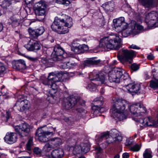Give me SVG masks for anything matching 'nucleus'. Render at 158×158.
I'll return each mask as SVG.
<instances>
[{"instance_id":"f8f14e48","label":"nucleus","mask_w":158,"mask_h":158,"mask_svg":"<svg viewBox=\"0 0 158 158\" xmlns=\"http://www.w3.org/2000/svg\"><path fill=\"white\" fill-rule=\"evenodd\" d=\"M79 100L77 96H73L65 99L63 104L66 109H69L73 107Z\"/></svg>"},{"instance_id":"6e6552de","label":"nucleus","mask_w":158,"mask_h":158,"mask_svg":"<svg viewBox=\"0 0 158 158\" xmlns=\"http://www.w3.org/2000/svg\"><path fill=\"white\" fill-rule=\"evenodd\" d=\"M64 55L63 49L58 45L54 48V51L51 55V59L54 61L62 60L65 58Z\"/></svg>"},{"instance_id":"603ef678","label":"nucleus","mask_w":158,"mask_h":158,"mask_svg":"<svg viewBox=\"0 0 158 158\" xmlns=\"http://www.w3.org/2000/svg\"><path fill=\"white\" fill-rule=\"evenodd\" d=\"M67 64L68 69L73 67L77 65L76 64L75 62H67Z\"/></svg>"},{"instance_id":"bf43d9fd","label":"nucleus","mask_w":158,"mask_h":158,"mask_svg":"<svg viewBox=\"0 0 158 158\" xmlns=\"http://www.w3.org/2000/svg\"><path fill=\"white\" fill-rule=\"evenodd\" d=\"M129 48H132L133 49H139V48L137 47L135 45L132 44L129 47Z\"/></svg>"},{"instance_id":"e2e57ef3","label":"nucleus","mask_w":158,"mask_h":158,"mask_svg":"<svg viewBox=\"0 0 158 158\" xmlns=\"http://www.w3.org/2000/svg\"><path fill=\"white\" fill-rule=\"evenodd\" d=\"M129 157V154L127 153H125L123 154V158H128Z\"/></svg>"},{"instance_id":"cd10ccee","label":"nucleus","mask_w":158,"mask_h":158,"mask_svg":"<svg viewBox=\"0 0 158 158\" xmlns=\"http://www.w3.org/2000/svg\"><path fill=\"white\" fill-rule=\"evenodd\" d=\"M111 40H113L112 44L113 45L114 49L118 50V35L116 34L113 36Z\"/></svg>"},{"instance_id":"de8ad7c7","label":"nucleus","mask_w":158,"mask_h":158,"mask_svg":"<svg viewBox=\"0 0 158 158\" xmlns=\"http://www.w3.org/2000/svg\"><path fill=\"white\" fill-rule=\"evenodd\" d=\"M86 88L90 91H92L96 90V87L93 83H91L88 84V86L86 87Z\"/></svg>"},{"instance_id":"69168bd1","label":"nucleus","mask_w":158,"mask_h":158,"mask_svg":"<svg viewBox=\"0 0 158 158\" xmlns=\"http://www.w3.org/2000/svg\"><path fill=\"white\" fill-rule=\"evenodd\" d=\"M154 56L152 55H149L147 56V58L150 60H152L153 59Z\"/></svg>"},{"instance_id":"6e6d98bb","label":"nucleus","mask_w":158,"mask_h":158,"mask_svg":"<svg viewBox=\"0 0 158 158\" xmlns=\"http://www.w3.org/2000/svg\"><path fill=\"white\" fill-rule=\"evenodd\" d=\"M76 111L78 113H82L84 112V113L85 112V110L82 109L81 107H78L76 109Z\"/></svg>"},{"instance_id":"bb28decb","label":"nucleus","mask_w":158,"mask_h":158,"mask_svg":"<svg viewBox=\"0 0 158 158\" xmlns=\"http://www.w3.org/2000/svg\"><path fill=\"white\" fill-rule=\"evenodd\" d=\"M99 98V101L95 103V104H98V105H95L93 107V109L95 110L94 111V114H96L98 112H101V109H102L101 107L103 104V98L102 96H100Z\"/></svg>"},{"instance_id":"aec40b11","label":"nucleus","mask_w":158,"mask_h":158,"mask_svg":"<svg viewBox=\"0 0 158 158\" xmlns=\"http://www.w3.org/2000/svg\"><path fill=\"white\" fill-rule=\"evenodd\" d=\"M13 67L16 70H19L26 68V64L24 61L19 60L15 61L13 63Z\"/></svg>"},{"instance_id":"052dcab7","label":"nucleus","mask_w":158,"mask_h":158,"mask_svg":"<svg viewBox=\"0 0 158 158\" xmlns=\"http://www.w3.org/2000/svg\"><path fill=\"white\" fill-rule=\"evenodd\" d=\"M28 59H29V60L33 61L37 60V58H34L31 56H28Z\"/></svg>"},{"instance_id":"3c124183","label":"nucleus","mask_w":158,"mask_h":158,"mask_svg":"<svg viewBox=\"0 0 158 158\" xmlns=\"http://www.w3.org/2000/svg\"><path fill=\"white\" fill-rule=\"evenodd\" d=\"M131 69L134 71H137L139 68V65L136 63H133L131 66Z\"/></svg>"},{"instance_id":"2eb2a0df","label":"nucleus","mask_w":158,"mask_h":158,"mask_svg":"<svg viewBox=\"0 0 158 158\" xmlns=\"http://www.w3.org/2000/svg\"><path fill=\"white\" fill-rule=\"evenodd\" d=\"M25 47L29 51H35L39 50L40 48V44L36 41L31 40L28 43L26 44Z\"/></svg>"},{"instance_id":"58836bf2","label":"nucleus","mask_w":158,"mask_h":158,"mask_svg":"<svg viewBox=\"0 0 158 158\" xmlns=\"http://www.w3.org/2000/svg\"><path fill=\"white\" fill-rule=\"evenodd\" d=\"M52 144H54L56 146L60 145L61 143V140L59 138H53L51 139Z\"/></svg>"},{"instance_id":"8fccbe9b","label":"nucleus","mask_w":158,"mask_h":158,"mask_svg":"<svg viewBox=\"0 0 158 158\" xmlns=\"http://www.w3.org/2000/svg\"><path fill=\"white\" fill-rule=\"evenodd\" d=\"M44 150L46 152H49L52 148V147L49 143H47L45 144L44 147Z\"/></svg>"},{"instance_id":"ea45409f","label":"nucleus","mask_w":158,"mask_h":158,"mask_svg":"<svg viewBox=\"0 0 158 158\" xmlns=\"http://www.w3.org/2000/svg\"><path fill=\"white\" fill-rule=\"evenodd\" d=\"M109 80L111 82H116L117 79L118 78L117 76L114 74H113L111 75L110 72L109 73Z\"/></svg>"},{"instance_id":"a18cd8bd","label":"nucleus","mask_w":158,"mask_h":158,"mask_svg":"<svg viewBox=\"0 0 158 158\" xmlns=\"http://www.w3.org/2000/svg\"><path fill=\"white\" fill-rule=\"evenodd\" d=\"M6 70V68L4 64L0 62V76L3 74Z\"/></svg>"},{"instance_id":"f03ea898","label":"nucleus","mask_w":158,"mask_h":158,"mask_svg":"<svg viewBox=\"0 0 158 158\" xmlns=\"http://www.w3.org/2000/svg\"><path fill=\"white\" fill-rule=\"evenodd\" d=\"M47 5L43 1L36 3L34 6V10L36 18L40 21H43L46 15Z\"/></svg>"},{"instance_id":"20e7f679","label":"nucleus","mask_w":158,"mask_h":158,"mask_svg":"<svg viewBox=\"0 0 158 158\" xmlns=\"http://www.w3.org/2000/svg\"><path fill=\"white\" fill-rule=\"evenodd\" d=\"M55 129L56 128H53L54 131H47V128L46 127H41L38 129L35 133V135L38 137V139L40 141L45 142L48 140L47 136L51 134H53Z\"/></svg>"},{"instance_id":"9d476101","label":"nucleus","mask_w":158,"mask_h":158,"mask_svg":"<svg viewBox=\"0 0 158 158\" xmlns=\"http://www.w3.org/2000/svg\"><path fill=\"white\" fill-rule=\"evenodd\" d=\"M51 27L53 31L60 34H64L69 31L68 28L65 26H61L60 25V22L58 20H55Z\"/></svg>"},{"instance_id":"1a4fd4ad","label":"nucleus","mask_w":158,"mask_h":158,"mask_svg":"<svg viewBox=\"0 0 158 158\" xmlns=\"http://www.w3.org/2000/svg\"><path fill=\"white\" fill-rule=\"evenodd\" d=\"M128 106L126 100H119V121L123 120L127 118L128 113L125 110V107Z\"/></svg>"},{"instance_id":"a211bd4d","label":"nucleus","mask_w":158,"mask_h":158,"mask_svg":"<svg viewBox=\"0 0 158 158\" xmlns=\"http://www.w3.org/2000/svg\"><path fill=\"white\" fill-rule=\"evenodd\" d=\"M17 134L14 132L8 133L4 138L5 142L8 144H12L16 141Z\"/></svg>"},{"instance_id":"393cba45","label":"nucleus","mask_w":158,"mask_h":158,"mask_svg":"<svg viewBox=\"0 0 158 158\" xmlns=\"http://www.w3.org/2000/svg\"><path fill=\"white\" fill-rule=\"evenodd\" d=\"M100 62V60H95L94 58H92L85 60L83 64L85 66H89L91 65L97 64Z\"/></svg>"},{"instance_id":"c85d7f7f","label":"nucleus","mask_w":158,"mask_h":158,"mask_svg":"<svg viewBox=\"0 0 158 158\" xmlns=\"http://www.w3.org/2000/svg\"><path fill=\"white\" fill-rule=\"evenodd\" d=\"M105 79V77L104 74L102 73H98L96 74L95 77L91 79V80L99 81H101L102 83H103Z\"/></svg>"},{"instance_id":"c03bdc74","label":"nucleus","mask_w":158,"mask_h":158,"mask_svg":"<svg viewBox=\"0 0 158 158\" xmlns=\"http://www.w3.org/2000/svg\"><path fill=\"white\" fill-rule=\"evenodd\" d=\"M112 139H112H106V140L105 142H104L102 143L101 144L102 147L103 148H105L108 146L109 144L113 142L114 141H113Z\"/></svg>"},{"instance_id":"39448f33","label":"nucleus","mask_w":158,"mask_h":158,"mask_svg":"<svg viewBox=\"0 0 158 158\" xmlns=\"http://www.w3.org/2000/svg\"><path fill=\"white\" fill-rule=\"evenodd\" d=\"M129 110L131 114L135 117L142 115L146 112V108L140 103H136L131 105L129 107Z\"/></svg>"},{"instance_id":"473e14b6","label":"nucleus","mask_w":158,"mask_h":158,"mask_svg":"<svg viewBox=\"0 0 158 158\" xmlns=\"http://www.w3.org/2000/svg\"><path fill=\"white\" fill-rule=\"evenodd\" d=\"M102 6L107 11H111L113 10L114 8V4L110 2H109L103 4Z\"/></svg>"},{"instance_id":"b1692460","label":"nucleus","mask_w":158,"mask_h":158,"mask_svg":"<svg viewBox=\"0 0 158 158\" xmlns=\"http://www.w3.org/2000/svg\"><path fill=\"white\" fill-rule=\"evenodd\" d=\"M65 18L64 19H60L59 20V21H60V22L64 23V26L65 27L68 28H70L72 27L73 24L72 19L68 15H65Z\"/></svg>"},{"instance_id":"412c9836","label":"nucleus","mask_w":158,"mask_h":158,"mask_svg":"<svg viewBox=\"0 0 158 158\" xmlns=\"http://www.w3.org/2000/svg\"><path fill=\"white\" fill-rule=\"evenodd\" d=\"M88 49V47L85 44L80 45L78 47L73 46L71 47V50L75 53L78 54L84 53Z\"/></svg>"},{"instance_id":"680f3d73","label":"nucleus","mask_w":158,"mask_h":158,"mask_svg":"<svg viewBox=\"0 0 158 158\" xmlns=\"http://www.w3.org/2000/svg\"><path fill=\"white\" fill-rule=\"evenodd\" d=\"M136 27L137 29L141 30L143 29V27L140 25L137 24L136 26Z\"/></svg>"},{"instance_id":"423d86ee","label":"nucleus","mask_w":158,"mask_h":158,"mask_svg":"<svg viewBox=\"0 0 158 158\" xmlns=\"http://www.w3.org/2000/svg\"><path fill=\"white\" fill-rule=\"evenodd\" d=\"M30 126L27 123H23L14 127L15 131L21 137L27 136L30 131Z\"/></svg>"},{"instance_id":"f257e3e1","label":"nucleus","mask_w":158,"mask_h":158,"mask_svg":"<svg viewBox=\"0 0 158 158\" xmlns=\"http://www.w3.org/2000/svg\"><path fill=\"white\" fill-rule=\"evenodd\" d=\"M63 74L61 72L56 73H50L47 79H42V83L45 85H48L52 89L50 91L51 94H55L57 91L56 83L63 81Z\"/></svg>"},{"instance_id":"9b49d317","label":"nucleus","mask_w":158,"mask_h":158,"mask_svg":"<svg viewBox=\"0 0 158 158\" xmlns=\"http://www.w3.org/2000/svg\"><path fill=\"white\" fill-rule=\"evenodd\" d=\"M119 84L125 88L131 82V79L127 73L121 69L119 68Z\"/></svg>"},{"instance_id":"ddd939ff","label":"nucleus","mask_w":158,"mask_h":158,"mask_svg":"<svg viewBox=\"0 0 158 158\" xmlns=\"http://www.w3.org/2000/svg\"><path fill=\"white\" fill-rule=\"evenodd\" d=\"M29 102L26 99L19 100L17 102L14 108L19 111L23 112L27 110L29 108Z\"/></svg>"},{"instance_id":"0eeeda50","label":"nucleus","mask_w":158,"mask_h":158,"mask_svg":"<svg viewBox=\"0 0 158 158\" xmlns=\"http://www.w3.org/2000/svg\"><path fill=\"white\" fill-rule=\"evenodd\" d=\"M121 55H119V60L121 62L123 61L128 62L129 63L132 62L133 57L135 56V54L132 50H128L127 49L121 50Z\"/></svg>"},{"instance_id":"7ed1b4c3","label":"nucleus","mask_w":158,"mask_h":158,"mask_svg":"<svg viewBox=\"0 0 158 158\" xmlns=\"http://www.w3.org/2000/svg\"><path fill=\"white\" fill-rule=\"evenodd\" d=\"M158 14L156 12H152L145 14V21L149 29H152L158 26Z\"/></svg>"},{"instance_id":"49530a36","label":"nucleus","mask_w":158,"mask_h":158,"mask_svg":"<svg viewBox=\"0 0 158 158\" xmlns=\"http://www.w3.org/2000/svg\"><path fill=\"white\" fill-rule=\"evenodd\" d=\"M150 86L153 88H158V81H150Z\"/></svg>"},{"instance_id":"f3484780","label":"nucleus","mask_w":158,"mask_h":158,"mask_svg":"<svg viewBox=\"0 0 158 158\" xmlns=\"http://www.w3.org/2000/svg\"><path fill=\"white\" fill-rule=\"evenodd\" d=\"M112 42L113 40H109L107 37L104 38L100 41V46L105 48L114 49L113 45L112 44Z\"/></svg>"},{"instance_id":"6ab92c4d","label":"nucleus","mask_w":158,"mask_h":158,"mask_svg":"<svg viewBox=\"0 0 158 158\" xmlns=\"http://www.w3.org/2000/svg\"><path fill=\"white\" fill-rule=\"evenodd\" d=\"M125 88L130 92L137 93L140 89V85L139 83H129Z\"/></svg>"},{"instance_id":"dca6fc26","label":"nucleus","mask_w":158,"mask_h":158,"mask_svg":"<svg viewBox=\"0 0 158 158\" xmlns=\"http://www.w3.org/2000/svg\"><path fill=\"white\" fill-rule=\"evenodd\" d=\"M45 31L44 27L41 26L37 29L33 30L31 28H29L28 31L30 35L33 37H37L42 35Z\"/></svg>"},{"instance_id":"5fc2aeb1","label":"nucleus","mask_w":158,"mask_h":158,"mask_svg":"<svg viewBox=\"0 0 158 158\" xmlns=\"http://www.w3.org/2000/svg\"><path fill=\"white\" fill-rule=\"evenodd\" d=\"M34 152L36 154H40L41 152V150L38 148L36 147L34 149Z\"/></svg>"},{"instance_id":"4be33fe9","label":"nucleus","mask_w":158,"mask_h":158,"mask_svg":"<svg viewBox=\"0 0 158 158\" xmlns=\"http://www.w3.org/2000/svg\"><path fill=\"white\" fill-rule=\"evenodd\" d=\"M118 102L116 101L114 103L112 108L110 109L111 113V116L114 118L115 120H117L118 119V106H116Z\"/></svg>"},{"instance_id":"c9c22d12","label":"nucleus","mask_w":158,"mask_h":158,"mask_svg":"<svg viewBox=\"0 0 158 158\" xmlns=\"http://www.w3.org/2000/svg\"><path fill=\"white\" fill-rule=\"evenodd\" d=\"M141 148V145L140 144H135L133 146H131L129 147V149L130 150L137 152L139 151Z\"/></svg>"},{"instance_id":"37998d69","label":"nucleus","mask_w":158,"mask_h":158,"mask_svg":"<svg viewBox=\"0 0 158 158\" xmlns=\"http://www.w3.org/2000/svg\"><path fill=\"white\" fill-rule=\"evenodd\" d=\"M143 156L144 158H152L151 152L148 149H146L143 154Z\"/></svg>"},{"instance_id":"f704fd0d","label":"nucleus","mask_w":158,"mask_h":158,"mask_svg":"<svg viewBox=\"0 0 158 158\" xmlns=\"http://www.w3.org/2000/svg\"><path fill=\"white\" fill-rule=\"evenodd\" d=\"M81 148H82L81 151L82 153H86L89 152V146L87 143H81Z\"/></svg>"},{"instance_id":"c756f323","label":"nucleus","mask_w":158,"mask_h":158,"mask_svg":"<svg viewBox=\"0 0 158 158\" xmlns=\"http://www.w3.org/2000/svg\"><path fill=\"white\" fill-rule=\"evenodd\" d=\"M124 18L123 17L119 18V27L122 30H124L127 28L128 24L124 21Z\"/></svg>"},{"instance_id":"7c9ffc66","label":"nucleus","mask_w":158,"mask_h":158,"mask_svg":"<svg viewBox=\"0 0 158 158\" xmlns=\"http://www.w3.org/2000/svg\"><path fill=\"white\" fill-rule=\"evenodd\" d=\"M142 123L143 125L148 126H152L154 124V121L151 119L149 117L145 118L142 120Z\"/></svg>"},{"instance_id":"5701e85b","label":"nucleus","mask_w":158,"mask_h":158,"mask_svg":"<svg viewBox=\"0 0 158 158\" xmlns=\"http://www.w3.org/2000/svg\"><path fill=\"white\" fill-rule=\"evenodd\" d=\"M112 139V138L110 137V132L107 131L106 132L102 133L100 135L96 136V140L97 142H100L104 140H106L108 139Z\"/></svg>"},{"instance_id":"0e129e2a","label":"nucleus","mask_w":158,"mask_h":158,"mask_svg":"<svg viewBox=\"0 0 158 158\" xmlns=\"http://www.w3.org/2000/svg\"><path fill=\"white\" fill-rule=\"evenodd\" d=\"M10 116V112L8 111H6V121H7L8 119L9 118Z\"/></svg>"},{"instance_id":"2f4dec72","label":"nucleus","mask_w":158,"mask_h":158,"mask_svg":"<svg viewBox=\"0 0 158 158\" xmlns=\"http://www.w3.org/2000/svg\"><path fill=\"white\" fill-rule=\"evenodd\" d=\"M118 133V131L115 129H114L111 130L110 131V134L111 135L110 136V138H112L113 139V141L114 142H116L118 140V136L117 135Z\"/></svg>"},{"instance_id":"864d4df0","label":"nucleus","mask_w":158,"mask_h":158,"mask_svg":"<svg viewBox=\"0 0 158 158\" xmlns=\"http://www.w3.org/2000/svg\"><path fill=\"white\" fill-rule=\"evenodd\" d=\"M134 141L131 139L127 140L126 145L127 146L132 145L134 144Z\"/></svg>"},{"instance_id":"a19ab883","label":"nucleus","mask_w":158,"mask_h":158,"mask_svg":"<svg viewBox=\"0 0 158 158\" xmlns=\"http://www.w3.org/2000/svg\"><path fill=\"white\" fill-rule=\"evenodd\" d=\"M33 145L32 139L30 138L28 140L26 144V148L27 150L30 151L31 149L32 146Z\"/></svg>"},{"instance_id":"774afa93","label":"nucleus","mask_w":158,"mask_h":158,"mask_svg":"<svg viewBox=\"0 0 158 158\" xmlns=\"http://www.w3.org/2000/svg\"><path fill=\"white\" fill-rule=\"evenodd\" d=\"M33 0H25L26 3L27 4H29L32 2Z\"/></svg>"},{"instance_id":"09e8293b","label":"nucleus","mask_w":158,"mask_h":158,"mask_svg":"<svg viewBox=\"0 0 158 158\" xmlns=\"http://www.w3.org/2000/svg\"><path fill=\"white\" fill-rule=\"evenodd\" d=\"M81 145L76 146L74 148V150L77 153L79 154L82 152L81 148Z\"/></svg>"},{"instance_id":"e433bc0d","label":"nucleus","mask_w":158,"mask_h":158,"mask_svg":"<svg viewBox=\"0 0 158 158\" xmlns=\"http://www.w3.org/2000/svg\"><path fill=\"white\" fill-rule=\"evenodd\" d=\"M10 19L11 21V23L13 27H15L19 25V23L18 20L14 16L11 17Z\"/></svg>"},{"instance_id":"338daca9","label":"nucleus","mask_w":158,"mask_h":158,"mask_svg":"<svg viewBox=\"0 0 158 158\" xmlns=\"http://www.w3.org/2000/svg\"><path fill=\"white\" fill-rule=\"evenodd\" d=\"M123 135L122 134H119V142L122 141L123 140Z\"/></svg>"},{"instance_id":"79ce46f5","label":"nucleus","mask_w":158,"mask_h":158,"mask_svg":"<svg viewBox=\"0 0 158 158\" xmlns=\"http://www.w3.org/2000/svg\"><path fill=\"white\" fill-rule=\"evenodd\" d=\"M56 2L58 4H63L66 6L70 3V2L68 0H56Z\"/></svg>"},{"instance_id":"a878e982","label":"nucleus","mask_w":158,"mask_h":158,"mask_svg":"<svg viewBox=\"0 0 158 158\" xmlns=\"http://www.w3.org/2000/svg\"><path fill=\"white\" fill-rule=\"evenodd\" d=\"M63 154L62 149L59 148L53 150L52 152L51 155L52 158H61Z\"/></svg>"},{"instance_id":"72a5a7b5","label":"nucleus","mask_w":158,"mask_h":158,"mask_svg":"<svg viewBox=\"0 0 158 158\" xmlns=\"http://www.w3.org/2000/svg\"><path fill=\"white\" fill-rule=\"evenodd\" d=\"M11 3L10 0H5L0 2V5L4 9H6L11 5Z\"/></svg>"},{"instance_id":"4d7b16f0","label":"nucleus","mask_w":158,"mask_h":158,"mask_svg":"<svg viewBox=\"0 0 158 158\" xmlns=\"http://www.w3.org/2000/svg\"><path fill=\"white\" fill-rule=\"evenodd\" d=\"M67 63H63L60 65L61 68L63 69H68V66H67Z\"/></svg>"},{"instance_id":"13d9d810","label":"nucleus","mask_w":158,"mask_h":158,"mask_svg":"<svg viewBox=\"0 0 158 158\" xmlns=\"http://www.w3.org/2000/svg\"><path fill=\"white\" fill-rule=\"evenodd\" d=\"M97 154L101 153L102 152V149L100 147L97 148L96 149Z\"/></svg>"},{"instance_id":"4c0bfd02","label":"nucleus","mask_w":158,"mask_h":158,"mask_svg":"<svg viewBox=\"0 0 158 158\" xmlns=\"http://www.w3.org/2000/svg\"><path fill=\"white\" fill-rule=\"evenodd\" d=\"M113 22L112 27L113 30L116 32H118V19H114Z\"/></svg>"},{"instance_id":"4468645a","label":"nucleus","mask_w":158,"mask_h":158,"mask_svg":"<svg viewBox=\"0 0 158 158\" xmlns=\"http://www.w3.org/2000/svg\"><path fill=\"white\" fill-rule=\"evenodd\" d=\"M139 2L145 8H152L157 6L158 0H138Z\"/></svg>"}]
</instances>
